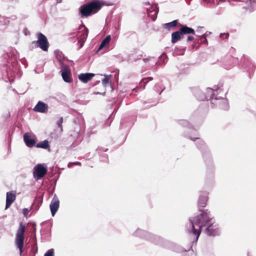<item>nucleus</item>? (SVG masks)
I'll return each mask as SVG.
<instances>
[{
	"label": "nucleus",
	"instance_id": "1",
	"mask_svg": "<svg viewBox=\"0 0 256 256\" xmlns=\"http://www.w3.org/2000/svg\"><path fill=\"white\" fill-rule=\"evenodd\" d=\"M210 212L208 210L190 218V228L188 232L194 236L196 241L199 238L202 227L207 226L205 232L208 236H215L219 234L218 229L213 224Z\"/></svg>",
	"mask_w": 256,
	"mask_h": 256
},
{
	"label": "nucleus",
	"instance_id": "2",
	"mask_svg": "<svg viewBox=\"0 0 256 256\" xmlns=\"http://www.w3.org/2000/svg\"><path fill=\"white\" fill-rule=\"evenodd\" d=\"M102 7L99 1H92L80 6L79 15L81 18H87L96 13Z\"/></svg>",
	"mask_w": 256,
	"mask_h": 256
},
{
	"label": "nucleus",
	"instance_id": "3",
	"mask_svg": "<svg viewBox=\"0 0 256 256\" xmlns=\"http://www.w3.org/2000/svg\"><path fill=\"white\" fill-rule=\"evenodd\" d=\"M206 96H203L201 98H198L200 100H208L212 99V104H218L220 107L224 110H228V104L226 100L222 98L220 102H217V100L220 98L215 96V94L214 90L210 88L206 89L205 94Z\"/></svg>",
	"mask_w": 256,
	"mask_h": 256
},
{
	"label": "nucleus",
	"instance_id": "4",
	"mask_svg": "<svg viewBox=\"0 0 256 256\" xmlns=\"http://www.w3.org/2000/svg\"><path fill=\"white\" fill-rule=\"evenodd\" d=\"M25 228V225L22 222L20 223L19 227L17 230L15 238V244L17 248H18L20 254H21L23 252Z\"/></svg>",
	"mask_w": 256,
	"mask_h": 256
},
{
	"label": "nucleus",
	"instance_id": "5",
	"mask_svg": "<svg viewBox=\"0 0 256 256\" xmlns=\"http://www.w3.org/2000/svg\"><path fill=\"white\" fill-rule=\"evenodd\" d=\"M38 40L32 42L36 47L40 48L42 50L46 52L48 50L49 44L46 37L40 32L37 34Z\"/></svg>",
	"mask_w": 256,
	"mask_h": 256
},
{
	"label": "nucleus",
	"instance_id": "6",
	"mask_svg": "<svg viewBox=\"0 0 256 256\" xmlns=\"http://www.w3.org/2000/svg\"><path fill=\"white\" fill-rule=\"evenodd\" d=\"M80 30L78 32L77 36L78 43L79 44L78 49L81 48L86 40L88 36V29L84 25L80 26Z\"/></svg>",
	"mask_w": 256,
	"mask_h": 256
},
{
	"label": "nucleus",
	"instance_id": "7",
	"mask_svg": "<svg viewBox=\"0 0 256 256\" xmlns=\"http://www.w3.org/2000/svg\"><path fill=\"white\" fill-rule=\"evenodd\" d=\"M44 164H36L34 168L33 176L36 180H40L47 172L46 168Z\"/></svg>",
	"mask_w": 256,
	"mask_h": 256
},
{
	"label": "nucleus",
	"instance_id": "8",
	"mask_svg": "<svg viewBox=\"0 0 256 256\" xmlns=\"http://www.w3.org/2000/svg\"><path fill=\"white\" fill-rule=\"evenodd\" d=\"M24 141L26 146L29 148H32L36 144V139L34 136L27 132L24 135Z\"/></svg>",
	"mask_w": 256,
	"mask_h": 256
},
{
	"label": "nucleus",
	"instance_id": "9",
	"mask_svg": "<svg viewBox=\"0 0 256 256\" xmlns=\"http://www.w3.org/2000/svg\"><path fill=\"white\" fill-rule=\"evenodd\" d=\"M60 206V200L56 196L55 194L50 204V208L52 215L54 216L58 211Z\"/></svg>",
	"mask_w": 256,
	"mask_h": 256
},
{
	"label": "nucleus",
	"instance_id": "10",
	"mask_svg": "<svg viewBox=\"0 0 256 256\" xmlns=\"http://www.w3.org/2000/svg\"><path fill=\"white\" fill-rule=\"evenodd\" d=\"M158 12V8L156 4H152L147 10L148 16L154 21L157 18Z\"/></svg>",
	"mask_w": 256,
	"mask_h": 256
},
{
	"label": "nucleus",
	"instance_id": "11",
	"mask_svg": "<svg viewBox=\"0 0 256 256\" xmlns=\"http://www.w3.org/2000/svg\"><path fill=\"white\" fill-rule=\"evenodd\" d=\"M16 199V192L15 191L6 192V209L8 208Z\"/></svg>",
	"mask_w": 256,
	"mask_h": 256
},
{
	"label": "nucleus",
	"instance_id": "12",
	"mask_svg": "<svg viewBox=\"0 0 256 256\" xmlns=\"http://www.w3.org/2000/svg\"><path fill=\"white\" fill-rule=\"evenodd\" d=\"M48 105L44 102L39 101L34 108V110L41 113H46L48 111Z\"/></svg>",
	"mask_w": 256,
	"mask_h": 256
},
{
	"label": "nucleus",
	"instance_id": "13",
	"mask_svg": "<svg viewBox=\"0 0 256 256\" xmlns=\"http://www.w3.org/2000/svg\"><path fill=\"white\" fill-rule=\"evenodd\" d=\"M62 76V79L65 82H70L72 81V78L70 77L71 72L68 67H65L63 70H61Z\"/></svg>",
	"mask_w": 256,
	"mask_h": 256
},
{
	"label": "nucleus",
	"instance_id": "14",
	"mask_svg": "<svg viewBox=\"0 0 256 256\" xmlns=\"http://www.w3.org/2000/svg\"><path fill=\"white\" fill-rule=\"evenodd\" d=\"M94 76V74L93 73H82L78 76V78L82 82L86 83L90 80Z\"/></svg>",
	"mask_w": 256,
	"mask_h": 256
},
{
	"label": "nucleus",
	"instance_id": "15",
	"mask_svg": "<svg viewBox=\"0 0 256 256\" xmlns=\"http://www.w3.org/2000/svg\"><path fill=\"white\" fill-rule=\"evenodd\" d=\"M208 200V193L206 192H202L198 198V205L199 206L204 207L206 204Z\"/></svg>",
	"mask_w": 256,
	"mask_h": 256
},
{
	"label": "nucleus",
	"instance_id": "16",
	"mask_svg": "<svg viewBox=\"0 0 256 256\" xmlns=\"http://www.w3.org/2000/svg\"><path fill=\"white\" fill-rule=\"evenodd\" d=\"M182 38V34L180 30L173 32L172 34V42L174 44L178 42Z\"/></svg>",
	"mask_w": 256,
	"mask_h": 256
},
{
	"label": "nucleus",
	"instance_id": "17",
	"mask_svg": "<svg viewBox=\"0 0 256 256\" xmlns=\"http://www.w3.org/2000/svg\"><path fill=\"white\" fill-rule=\"evenodd\" d=\"M111 40V36L110 35H108L106 37L102 40L99 48H98V50H100L104 47L107 46L110 44V42Z\"/></svg>",
	"mask_w": 256,
	"mask_h": 256
},
{
	"label": "nucleus",
	"instance_id": "18",
	"mask_svg": "<svg viewBox=\"0 0 256 256\" xmlns=\"http://www.w3.org/2000/svg\"><path fill=\"white\" fill-rule=\"evenodd\" d=\"M180 30L181 32L182 35L184 34H195L194 30L193 28H189L186 26H182V28Z\"/></svg>",
	"mask_w": 256,
	"mask_h": 256
},
{
	"label": "nucleus",
	"instance_id": "19",
	"mask_svg": "<svg viewBox=\"0 0 256 256\" xmlns=\"http://www.w3.org/2000/svg\"><path fill=\"white\" fill-rule=\"evenodd\" d=\"M152 77H148L142 78L140 82L139 88L144 89L146 87V84L150 80H152Z\"/></svg>",
	"mask_w": 256,
	"mask_h": 256
},
{
	"label": "nucleus",
	"instance_id": "20",
	"mask_svg": "<svg viewBox=\"0 0 256 256\" xmlns=\"http://www.w3.org/2000/svg\"><path fill=\"white\" fill-rule=\"evenodd\" d=\"M36 148H44V149H46L48 148H49L50 146H49V144H48V140H44L40 143H38L36 145Z\"/></svg>",
	"mask_w": 256,
	"mask_h": 256
},
{
	"label": "nucleus",
	"instance_id": "21",
	"mask_svg": "<svg viewBox=\"0 0 256 256\" xmlns=\"http://www.w3.org/2000/svg\"><path fill=\"white\" fill-rule=\"evenodd\" d=\"M178 24V20H174L172 22L166 23L164 24V27L168 30H170L172 28L175 27Z\"/></svg>",
	"mask_w": 256,
	"mask_h": 256
},
{
	"label": "nucleus",
	"instance_id": "22",
	"mask_svg": "<svg viewBox=\"0 0 256 256\" xmlns=\"http://www.w3.org/2000/svg\"><path fill=\"white\" fill-rule=\"evenodd\" d=\"M104 78L102 80V84L104 86H106L111 82L110 78L112 76L111 74H104Z\"/></svg>",
	"mask_w": 256,
	"mask_h": 256
},
{
	"label": "nucleus",
	"instance_id": "23",
	"mask_svg": "<svg viewBox=\"0 0 256 256\" xmlns=\"http://www.w3.org/2000/svg\"><path fill=\"white\" fill-rule=\"evenodd\" d=\"M10 22L8 18L0 15V24H7Z\"/></svg>",
	"mask_w": 256,
	"mask_h": 256
},
{
	"label": "nucleus",
	"instance_id": "24",
	"mask_svg": "<svg viewBox=\"0 0 256 256\" xmlns=\"http://www.w3.org/2000/svg\"><path fill=\"white\" fill-rule=\"evenodd\" d=\"M54 53V54H55L56 58L60 62L62 60V53L60 52L59 50H55Z\"/></svg>",
	"mask_w": 256,
	"mask_h": 256
},
{
	"label": "nucleus",
	"instance_id": "25",
	"mask_svg": "<svg viewBox=\"0 0 256 256\" xmlns=\"http://www.w3.org/2000/svg\"><path fill=\"white\" fill-rule=\"evenodd\" d=\"M160 60H162V64H165L167 62V58L165 54H162L159 58Z\"/></svg>",
	"mask_w": 256,
	"mask_h": 256
},
{
	"label": "nucleus",
	"instance_id": "26",
	"mask_svg": "<svg viewBox=\"0 0 256 256\" xmlns=\"http://www.w3.org/2000/svg\"><path fill=\"white\" fill-rule=\"evenodd\" d=\"M44 256H54V250L52 248L48 250L44 254Z\"/></svg>",
	"mask_w": 256,
	"mask_h": 256
},
{
	"label": "nucleus",
	"instance_id": "27",
	"mask_svg": "<svg viewBox=\"0 0 256 256\" xmlns=\"http://www.w3.org/2000/svg\"><path fill=\"white\" fill-rule=\"evenodd\" d=\"M196 98L200 100V99L198 98H201L203 96H206L205 95V94L202 92L201 91H200V90H198L196 92Z\"/></svg>",
	"mask_w": 256,
	"mask_h": 256
},
{
	"label": "nucleus",
	"instance_id": "28",
	"mask_svg": "<svg viewBox=\"0 0 256 256\" xmlns=\"http://www.w3.org/2000/svg\"><path fill=\"white\" fill-rule=\"evenodd\" d=\"M63 122V118L60 117L58 120L57 121V125L58 127L60 128V130H62V124Z\"/></svg>",
	"mask_w": 256,
	"mask_h": 256
},
{
	"label": "nucleus",
	"instance_id": "29",
	"mask_svg": "<svg viewBox=\"0 0 256 256\" xmlns=\"http://www.w3.org/2000/svg\"><path fill=\"white\" fill-rule=\"evenodd\" d=\"M143 60H144V62H146L147 61H150V62L152 61V63H155L156 64H157V62H156L155 60H154V58L150 57L147 58H144Z\"/></svg>",
	"mask_w": 256,
	"mask_h": 256
},
{
	"label": "nucleus",
	"instance_id": "30",
	"mask_svg": "<svg viewBox=\"0 0 256 256\" xmlns=\"http://www.w3.org/2000/svg\"><path fill=\"white\" fill-rule=\"evenodd\" d=\"M81 163L79 162H70L68 164V167H71L72 165L75 164V165H80Z\"/></svg>",
	"mask_w": 256,
	"mask_h": 256
},
{
	"label": "nucleus",
	"instance_id": "31",
	"mask_svg": "<svg viewBox=\"0 0 256 256\" xmlns=\"http://www.w3.org/2000/svg\"><path fill=\"white\" fill-rule=\"evenodd\" d=\"M228 34L226 33V34H221L220 35V37L222 38H227L228 36Z\"/></svg>",
	"mask_w": 256,
	"mask_h": 256
},
{
	"label": "nucleus",
	"instance_id": "32",
	"mask_svg": "<svg viewBox=\"0 0 256 256\" xmlns=\"http://www.w3.org/2000/svg\"><path fill=\"white\" fill-rule=\"evenodd\" d=\"M194 40V37L193 36H189L187 38V41L190 42Z\"/></svg>",
	"mask_w": 256,
	"mask_h": 256
},
{
	"label": "nucleus",
	"instance_id": "33",
	"mask_svg": "<svg viewBox=\"0 0 256 256\" xmlns=\"http://www.w3.org/2000/svg\"><path fill=\"white\" fill-rule=\"evenodd\" d=\"M28 212V210L27 208H24L23 210V214L24 216H26Z\"/></svg>",
	"mask_w": 256,
	"mask_h": 256
},
{
	"label": "nucleus",
	"instance_id": "34",
	"mask_svg": "<svg viewBox=\"0 0 256 256\" xmlns=\"http://www.w3.org/2000/svg\"><path fill=\"white\" fill-rule=\"evenodd\" d=\"M206 37V36L204 34H202L201 36H200V38H205Z\"/></svg>",
	"mask_w": 256,
	"mask_h": 256
},
{
	"label": "nucleus",
	"instance_id": "35",
	"mask_svg": "<svg viewBox=\"0 0 256 256\" xmlns=\"http://www.w3.org/2000/svg\"><path fill=\"white\" fill-rule=\"evenodd\" d=\"M144 4L145 5H150V2H145L144 3Z\"/></svg>",
	"mask_w": 256,
	"mask_h": 256
},
{
	"label": "nucleus",
	"instance_id": "36",
	"mask_svg": "<svg viewBox=\"0 0 256 256\" xmlns=\"http://www.w3.org/2000/svg\"><path fill=\"white\" fill-rule=\"evenodd\" d=\"M200 144H202V146H204V142H203L200 141Z\"/></svg>",
	"mask_w": 256,
	"mask_h": 256
},
{
	"label": "nucleus",
	"instance_id": "37",
	"mask_svg": "<svg viewBox=\"0 0 256 256\" xmlns=\"http://www.w3.org/2000/svg\"><path fill=\"white\" fill-rule=\"evenodd\" d=\"M62 0H57V2L58 3H60L62 2Z\"/></svg>",
	"mask_w": 256,
	"mask_h": 256
},
{
	"label": "nucleus",
	"instance_id": "38",
	"mask_svg": "<svg viewBox=\"0 0 256 256\" xmlns=\"http://www.w3.org/2000/svg\"><path fill=\"white\" fill-rule=\"evenodd\" d=\"M218 90H216V91L218 92Z\"/></svg>",
	"mask_w": 256,
	"mask_h": 256
},
{
	"label": "nucleus",
	"instance_id": "39",
	"mask_svg": "<svg viewBox=\"0 0 256 256\" xmlns=\"http://www.w3.org/2000/svg\"><path fill=\"white\" fill-rule=\"evenodd\" d=\"M8 74H10L9 71L8 72Z\"/></svg>",
	"mask_w": 256,
	"mask_h": 256
},
{
	"label": "nucleus",
	"instance_id": "40",
	"mask_svg": "<svg viewBox=\"0 0 256 256\" xmlns=\"http://www.w3.org/2000/svg\"><path fill=\"white\" fill-rule=\"evenodd\" d=\"M198 147L199 148H202V147H200V146H198Z\"/></svg>",
	"mask_w": 256,
	"mask_h": 256
}]
</instances>
